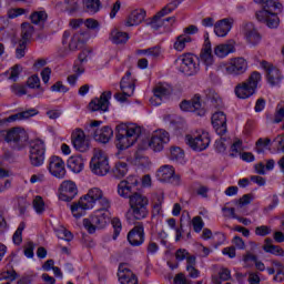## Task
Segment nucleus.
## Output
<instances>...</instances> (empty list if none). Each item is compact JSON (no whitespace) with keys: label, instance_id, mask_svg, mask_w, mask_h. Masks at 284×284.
Returning a JSON list of instances; mask_svg holds the SVG:
<instances>
[{"label":"nucleus","instance_id":"nucleus-13","mask_svg":"<svg viewBox=\"0 0 284 284\" xmlns=\"http://www.w3.org/2000/svg\"><path fill=\"white\" fill-rule=\"evenodd\" d=\"M139 179L136 176H129L118 184V194L122 199H131L134 194H139Z\"/></svg>","mask_w":284,"mask_h":284},{"label":"nucleus","instance_id":"nucleus-41","mask_svg":"<svg viewBox=\"0 0 284 284\" xmlns=\"http://www.w3.org/2000/svg\"><path fill=\"white\" fill-rule=\"evenodd\" d=\"M73 72H74V74H71L68 77V83L70 85H77V81H78L79 77H81V74H83L85 72V69L83 68V65L74 63Z\"/></svg>","mask_w":284,"mask_h":284},{"label":"nucleus","instance_id":"nucleus-52","mask_svg":"<svg viewBox=\"0 0 284 284\" xmlns=\"http://www.w3.org/2000/svg\"><path fill=\"white\" fill-rule=\"evenodd\" d=\"M28 88H31L32 90L41 88V79H39V75L33 74L31 75L27 81Z\"/></svg>","mask_w":284,"mask_h":284},{"label":"nucleus","instance_id":"nucleus-47","mask_svg":"<svg viewBox=\"0 0 284 284\" xmlns=\"http://www.w3.org/2000/svg\"><path fill=\"white\" fill-rule=\"evenodd\" d=\"M85 8L88 12H92L93 14H97V12L101 10V0H87Z\"/></svg>","mask_w":284,"mask_h":284},{"label":"nucleus","instance_id":"nucleus-30","mask_svg":"<svg viewBox=\"0 0 284 284\" xmlns=\"http://www.w3.org/2000/svg\"><path fill=\"white\" fill-rule=\"evenodd\" d=\"M119 283L121 284H139V277L130 268L119 267L118 272Z\"/></svg>","mask_w":284,"mask_h":284},{"label":"nucleus","instance_id":"nucleus-25","mask_svg":"<svg viewBox=\"0 0 284 284\" xmlns=\"http://www.w3.org/2000/svg\"><path fill=\"white\" fill-rule=\"evenodd\" d=\"M72 144L78 152H87L90 148V142L85 139V133L81 129H77L72 133Z\"/></svg>","mask_w":284,"mask_h":284},{"label":"nucleus","instance_id":"nucleus-51","mask_svg":"<svg viewBox=\"0 0 284 284\" xmlns=\"http://www.w3.org/2000/svg\"><path fill=\"white\" fill-rule=\"evenodd\" d=\"M26 50H28V43L19 40L18 47L16 48V59H23L26 57Z\"/></svg>","mask_w":284,"mask_h":284},{"label":"nucleus","instance_id":"nucleus-64","mask_svg":"<svg viewBox=\"0 0 284 284\" xmlns=\"http://www.w3.org/2000/svg\"><path fill=\"white\" fill-rule=\"evenodd\" d=\"M232 243L237 250H245V242L241 236H234Z\"/></svg>","mask_w":284,"mask_h":284},{"label":"nucleus","instance_id":"nucleus-33","mask_svg":"<svg viewBox=\"0 0 284 284\" xmlns=\"http://www.w3.org/2000/svg\"><path fill=\"white\" fill-rule=\"evenodd\" d=\"M39 111L37 109H29L27 111H22L7 118V123H14V121H23V119H30L31 116H37Z\"/></svg>","mask_w":284,"mask_h":284},{"label":"nucleus","instance_id":"nucleus-7","mask_svg":"<svg viewBox=\"0 0 284 284\" xmlns=\"http://www.w3.org/2000/svg\"><path fill=\"white\" fill-rule=\"evenodd\" d=\"M166 143H170V133L165 130H158L153 132L150 140L144 141L140 145V150H148L150 148L153 152H161Z\"/></svg>","mask_w":284,"mask_h":284},{"label":"nucleus","instance_id":"nucleus-1","mask_svg":"<svg viewBox=\"0 0 284 284\" xmlns=\"http://www.w3.org/2000/svg\"><path fill=\"white\" fill-rule=\"evenodd\" d=\"M97 201L101 205V210H110V200L103 196V191L99 187L90 189L88 194L80 197L77 203L71 205V212L75 219H81L85 216L87 210H92L97 204Z\"/></svg>","mask_w":284,"mask_h":284},{"label":"nucleus","instance_id":"nucleus-14","mask_svg":"<svg viewBox=\"0 0 284 284\" xmlns=\"http://www.w3.org/2000/svg\"><path fill=\"white\" fill-rule=\"evenodd\" d=\"M225 74H231V77H241L247 72V60L245 58H234L225 64L224 67Z\"/></svg>","mask_w":284,"mask_h":284},{"label":"nucleus","instance_id":"nucleus-50","mask_svg":"<svg viewBox=\"0 0 284 284\" xmlns=\"http://www.w3.org/2000/svg\"><path fill=\"white\" fill-rule=\"evenodd\" d=\"M270 143H272V140L270 139L263 140V138H260L255 144V151L257 152V154H263V152H265V148H267Z\"/></svg>","mask_w":284,"mask_h":284},{"label":"nucleus","instance_id":"nucleus-19","mask_svg":"<svg viewBox=\"0 0 284 284\" xmlns=\"http://www.w3.org/2000/svg\"><path fill=\"white\" fill-rule=\"evenodd\" d=\"M181 110L183 112H195L197 116H205V108L201 103V97L195 95L192 101L184 100L180 103Z\"/></svg>","mask_w":284,"mask_h":284},{"label":"nucleus","instance_id":"nucleus-48","mask_svg":"<svg viewBox=\"0 0 284 284\" xmlns=\"http://www.w3.org/2000/svg\"><path fill=\"white\" fill-rule=\"evenodd\" d=\"M111 224L113 226V241H116V239H119V235L121 234V231L123 230L121 220L119 217H113Z\"/></svg>","mask_w":284,"mask_h":284},{"label":"nucleus","instance_id":"nucleus-12","mask_svg":"<svg viewBox=\"0 0 284 284\" xmlns=\"http://www.w3.org/2000/svg\"><path fill=\"white\" fill-rule=\"evenodd\" d=\"M136 88V80L132 78V72L126 71L125 75L120 81V90L122 93H115L114 97L116 101H123L128 100V97H132L134 94V90Z\"/></svg>","mask_w":284,"mask_h":284},{"label":"nucleus","instance_id":"nucleus-63","mask_svg":"<svg viewBox=\"0 0 284 284\" xmlns=\"http://www.w3.org/2000/svg\"><path fill=\"white\" fill-rule=\"evenodd\" d=\"M230 278H232V274H231L230 270L222 268L220 271V278H217V281H221V283H222V281H230Z\"/></svg>","mask_w":284,"mask_h":284},{"label":"nucleus","instance_id":"nucleus-24","mask_svg":"<svg viewBox=\"0 0 284 284\" xmlns=\"http://www.w3.org/2000/svg\"><path fill=\"white\" fill-rule=\"evenodd\" d=\"M242 32L250 45H258L261 43V33L252 22H246L242 26Z\"/></svg>","mask_w":284,"mask_h":284},{"label":"nucleus","instance_id":"nucleus-22","mask_svg":"<svg viewBox=\"0 0 284 284\" xmlns=\"http://www.w3.org/2000/svg\"><path fill=\"white\" fill-rule=\"evenodd\" d=\"M130 245L133 247H139V245H143L145 243V230L143 223H139L135 225L126 236Z\"/></svg>","mask_w":284,"mask_h":284},{"label":"nucleus","instance_id":"nucleus-31","mask_svg":"<svg viewBox=\"0 0 284 284\" xmlns=\"http://www.w3.org/2000/svg\"><path fill=\"white\" fill-rule=\"evenodd\" d=\"M67 165L71 172H74V174H79L80 172H83V168L85 165V161L83 160L82 155H72L69 158Z\"/></svg>","mask_w":284,"mask_h":284},{"label":"nucleus","instance_id":"nucleus-17","mask_svg":"<svg viewBox=\"0 0 284 284\" xmlns=\"http://www.w3.org/2000/svg\"><path fill=\"white\" fill-rule=\"evenodd\" d=\"M185 141L187 145L195 152H203V150H207L210 146V135L205 132L197 136L186 135Z\"/></svg>","mask_w":284,"mask_h":284},{"label":"nucleus","instance_id":"nucleus-53","mask_svg":"<svg viewBox=\"0 0 284 284\" xmlns=\"http://www.w3.org/2000/svg\"><path fill=\"white\" fill-rule=\"evenodd\" d=\"M192 225H193L194 232H196V233L201 232L203 230V227L205 226V223L203 222V217L194 216L192 220Z\"/></svg>","mask_w":284,"mask_h":284},{"label":"nucleus","instance_id":"nucleus-39","mask_svg":"<svg viewBox=\"0 0 284 284\" xmlns=\"http://www.w3.org/2000/svg\"><path fill=\"white\" fill-rule=\"evenodd\" d=\"M34 34V27L30 22H24L21 24V39L23 43H28Z\"/></svg>","mask_w":284,"mask_h":284},{"label":"nucleus","instance_id":"nucleus-54","mask_svg":"<svg viewBox=\"0 0 284 284\" xmlns=\"http://www.w3.org/2000/svg\"><path fill=\"white\" fill-rule=\"evenodd\" d=\"M243 150V142L241 140L235 141L231 145V153L230 156L234 158L236 154H241V151Z\"/></svg>","mask_w":284,"mask_h":284},{"label":"nucleus","instance_id":"nucleus-4","mask_svg":"<svg viewBox=\"0 0 284 284\" xmlns=\"http://www.w3.org/2000/svg\"><path fill=\"white\" fill-rule=\"evenodd\" d=\"M129 204L132 211L131 214L135 221H143V219H148V214H150V211L148 210L150 200L148 196L143 195L141 192H138L131 195Z\"/></svg>","mask_w":284,"mask_h":284},{"label":"nucleus","instance_id":"nucleus-11","mask_svg":"<svg viewBox=\"0 0 284 284\" xmlns=\"http://www.w3.org/2000/svg\"><path fill=\"white\" fill-rule=\"evenodd\" d=\"M90 170L95 176H105L110 172V162L103 151H97L91 159Z\"/></svg>","mask_w":284,"mask_h":284},{"label":"nucleus","instance_id":"nucleus-27","mask_svg":"<svg viewBox=\"0 0 284 284\" xmlns=\"http://www.w3.org/2000/svg\"><path fill=\"white\" fill-rule=\"evenodd\" d=\"M146 14L148 13L145 12V9H135L125 19L124 26L126 28H132L134 26H141V23H143V21H145Z\"/></svg>","mask_w":284,"mask_h":284},{"label":"nucleus","instance_id":"nucleus-44","mask_svg":"<svg viewBox=\"0 0 284 284\" xmlns=\"http://www.w3.org/2000/svg\"><path fill=\"white\" fill-rule=\"evenodd\" d=\"M113 174L116 179H123L128 174V163L119 162L115 164Z\"/></svg>","mask_w":284,"mask_h":284},{"label":"nucleus","instance_id":"nucleus-45","mask_svg":"<svg viewBox=\"0 0 284 284\" xmlns=\"http://www.w3.org/2000/svg\"><path fill=\"white\" fill-rule=\"evenodd\" d=\"M26 230V222H21L17 229V231L13 234V243L16 245H21V243L23 242V231Z\"/></svg>","mask_w":284,"mask_h":284},{"label":"nucleus","instance_id":"nucleus-35","mask_svg":"<svg viewBox=\"0 0 284 284\" xmlns=\"http://www.w3.org/2000/svg\"><path fill=\"white\" fill-rule=\"evenodd\" d=\"M85 45V33L78 32L74 33L69 42L70 50H81Z\"/></svg>","mask_w":284,"mask_h":284},{"label":"nucleus","instance_id":"nucleus-20","mask_svg":"<svg viewBox=\"0 0 284 284\" xmlns=\"http://www.w3.org/2000/svg\"><path fill=\"white\" fill-rule=\"evenodd\" d=\"M211 123L219 136L227 134V115L223 111H216L211 118Z\"/></svg>","mask_w":284,"mask_h":284},{"label":"nucleus","instance_id":"nucleus-38","mask_svg":"<svg viewBox=\"0 0 284 284\" xmlns=\"http://www.w3.org/2000/svg\"><path fill=\"white\" fill-rule=\"evenodd\" d=\"M250 245L251 250L246 251V253L242 256L243 263H245V265L247 266H250L251 263H256V261H258V256L254 254V251L256 250V247H258V245L256 244V242H250Z\"/></svg>","mask_w":284,"mask_h":284},{"label":"nucleus","instance_id":"nucleus-37","mask_svg":"<svg viewBox=\"0 0 284 284\" xmlns=\"http://www.w3.org/2000/svg\"><path fill=\"white\" fill-rule=\"evenodd\" d=\"M232 52H234V45L230 43L217 44L214 48V54L220 59H225V57H227V54H232Z\"/></svg>","mask_w":284,"mask_h":284},{"label":"nucleus","instance_id":"nucleus-2","mask_svg":"<svg viewBox=\"0 0 284 284\" xmlns=\"http://www.w3.org/2000/svg\"><path fill=\"white\" fill-rule=\"evenodd\" d=\"M254 2L262 4V9L255 13L257 21L265 23L271 30L278 28L281 23L278 14L283 10V4L278 0H254Z\"/></svg>","mask_w":284,"mask_h":284},{"label":"nucleus","instance_id":"nucleus-46","mask_svg":"<svg viewBox=\"0 0 284 284\" xmlns=\"http://www.w3.org/2000/svg\"><path fill=\"white\" fill-rule=\"evenodd\" d=\"M266 254H273L274 256H284V251L278 245H263L262 247Z\"/></svg>","mask_w":284,"mask_h":284},{"label":"nucleus","instance_id":"nucleus-6","mask_svg":"<svg viewBox=\"0 0 284 284\" xmlns=\"http://www.w3.org/2000/svg\"><path fill=\"white\" fill-rule=\"evenodd\" d=\"M258 81H261V73L254 71L245 82L239 83L234 90L237 99H250V97H253L256 93V88H258Z\"/></svg>","mask_w":284,"mask_h":284},{"label":"nucleus","instance_id":"nucleus-21","mask_svg":"<svg viewBox=\"0 0 284 284\" xmlns=\"http://www.w3.org/2000/svg\"><path fill=\"white\" fill-rule=\"evenodd\" d=\"M110 99H112V92H104L100 98H95L89 103V109L91 112H99V110L101 112H108V109L110 108Z\"/></svg>","mask_w":284,"mask_h":284},{"label":"nucleus","instance_id":"nucleus-57","mask_svg":"<svg viewBox=\"0 0 284 284\" xmlns=\"http://www.w3.org/2000/svg\"><path fill=\"white\" fill-rule=\"evenodd\" d=\"M19 74H21V67L19 64H14L11 68V73L9 75V80L17 81L19 79Z\"/></svg>","mask_w":284,"mask_h":284},{"label":"nucleus","instance_id":"nucleus-29","mask_svg":"<svg viewBox=\"0 0 284 284\" xmlns=\"http://www.w3.org/2000/svg\"><path fill=\"white\" fill-rule=\"evenodd\" d=\"M200 58L204 65H206L207 68H210V65L214 63V57L212 55V42H210V37H207V33L205 36L204 47L202 49Z\"/></svg>","mask_w":284,"mask_h":284},{"label":"nucleus","instance_id":"nucleus-43","mask_svg":"<svg viewBox=\"0 0 284 284\" xmlns=\"http://www.w3.org/2000/svg\"><path fill=\"white\" fill-rule=\"evenodd\" d=\"M31 22L36 26L39 23H45L48 21V13L45 11H36L30 16Z\"/></svg>","mask_w":284,"mask_h":284},{"label":"nucleus","instance_id":"nucleus-8","mask_svg":"<svg viewBox=\"0 0 284 284\" xmlns=\"http://www.w3.org/2000/svg\"><path fill=\"white\" fill-rule=\"evenodd\" d=\"M176 61H180V72L186 77H194L201 70L199 58L192 53H184Z\"/></svg>","mask_w":284,"mask_h":284},{"label":"nucleus","instance_id":"nucleus-23","mask_svg":"<svg viewBox=\"0 0 284 284\" xmlns=\"http://www.w3.org/2000/svg\"><path fill=\"white\" fill-rule=\"evenodd\" d=\"M49 172L55 179H65V162L60 156L53 155L49 159Z\"/></svg>","mask_w":284,"mask_h":284},{"label":"nucleus","instance_id":"nucleus-26","mask_svg":"<svg viewBox=\"0 0 284 284\" xmlns=\"http://www.w3.org/2000/svg\"><path fill=\"white\" fill-rule=\"evenodd\" d=\"M262 68L266 70V79L271 85H278L283 81V74H281V70L276 69V67H270L267 61H262Z\"/></svg>","mask_w":284,"mask_h":284},{"label":"nucleus","instance_id":"nucleus-32","mask_svg":"<svg viewBox=\"0 0 284 284\" xmlns=\"http://www.w3.org/2000/svg\"><path fill=\"white\" fill-rule=\"evenodd\" d=\"M232 30V22L230 19H223L214 24V32L216 37H227V33Z\"/></svg>","mask_w":284,"mask_h":284},{"label":"nucleus","instance_id":"nucleus-56","mask_svg":"<svg viewBox=\"0 0 284 284\" xmlns=\"http://www.w3.org/2000/svg\"><path fill=\"white\" fill-rule=\"evenodd\" d=\"M17 271L14 270L2 272L0 275L1 281H17Z\"/></svg>","mask_w":284,"mask_h":284},{"label":"nucleus","instance_id":"nucleus-62","mask_svg":"<svg viewBox=\"0 0 284 284\" xmlns=\"http://www.w3.org/2000/svg\"><path fill=\"white\" fill-rule=\"evenodd\" d=\"M190 256V253H187V250L180 248L175 252V258L176 261H185Z\"/></svg>","mask_w":284,"mask_h":284},{"label":"nucleus","instance_id":"nucleus-59","mask_svg":"<svg viewBox=\"0 0 284 284\" xmlns=\"http://www.w3.org/2000/svg\"><path fill=\"white\" fill-rule=\"evenodd\" d=\"M24 256H27V258H34V243L33 242L27 243V246L24 248Z\"/></svg>","mask_w":284,"mask_h":284},{"label":"nucleus","instance_id":"nucleus-9","mask_svg":"<svg viewBox=\"0 0 284 284\" xmlns=\"http://www.w3.org/2000/svg\"><path fill=\"white\" fill-rule=\"evenodd\" d=\"M29 159L33 168L43 165L45 161V142L43 140H33L29 144Z\"/></svg>","mask_w":284,"mask_h":284},{"label":"nucleus","instance_id":"nucleus-40","mask_svg":"<svg viewBox=\"0 0 284 284\" xmlns=\"http://www.w3.org/2000/svg\"><path fill=\"white\" fill-rule=\"evenodd\" d=\"M170 153L171 161H175V163H180L181 165L185 163V152L183 149L179 146H172Z\"/></svg>","mask_w":284,"mask_h":284},{"label":"nucleus","instance_id":"nucleus-36","mask_svg":"<svg viewBox=\"0 0 284 284\" xmlns=\"http://www.w3.org/2000/svg\"><path fill=\"white\" fill-rule=\"evenodd\" d=\"M110 40L112 41V43H115V45H121L123 43H128V41L130 40V34H128V32L113 29L111 31Z\"/></svg>","mask_w":284,"mask_h":284},{"label":"nucleus","instance_id":"nucleus-5","mask_svg":"<svg viewBox=\"0 0 284 284\" xmlns=\"http://www.w3.org/2000/svg\"><path fill=\"white\" fill-rule=\"evenodd\" d=\"M102 124L103 121L100 120L91 121L87 126L88 135L92 136L98 143H110L111 139L114 136V131L110 128V125L98 129Z\"/></svg>","mask_w":284,"mask_h":284},{"label":"nucleus","instance_id":"nucleus-28","mask_svg":"<svg viewBox=\"0 0 284 284\" xmlns=\"http://www.w3.org/2000/svg\"><path fill=\"white\" fill-rule=\"evenodd\" d=\"M154 97L150 99L151 105H161L163 103L164 99H168L170 97L171 91L170 88L165 85H158L153 90Z\"/></svg>","mask_w":284,"mask_h":284},{"label":"nucleus","instance_id":"nucleus-61","mask_svg":"<svg viewBox=\"0 0 284 284\" xmlns=\"http://www.w3.org/2000/svg\"><path fill=\"white\" fill-rule=\"evenodd\" d=\"M51 92H68V88L63 85V82L58 81L51 87Z\"/></svg>","mask_w":284,"mask_h":284},{"label":"nucleus","instance_id":"nucleus-18","mask_svg":"<svg viewBox=\"0 0 284 284\" xmlns=\"http://www.w3.org/2000/svg\"><path fill=\"white\" fill-rule=\"evenodd\" d=\"M60 201L70 202L74 200V197L79 194V189L77 187V183L71 180H65L60 185Z\"/></svg>","mask_w":284,"mask_h":284},{"label":"nucleus","instance_id":"nucleus-49","mask_svg":"<svg viewBox=\"0 0 284 284\" xmlns=\"http://www.w3.org/2000/svg\"><path fill=\"white\" fill-rule=\"evenodd\" d=\"M33 207L37 214H43V212H45V202H43V197L37 195L33 200Z\"/></svg>","mask_w":284,"mask_h":284},{"label":"nucleus","instance_id":"nucleus-42","mask_svg":"<svg viewBox=\"0 0 284 284\" xmlns=\"http://www.w3.org/2000/svg\"><path fill=\"white\" fill-rule=\"evenodd\" d=\"M186 43H192V38L190 36L182 34L176 38V41L174 42L173 48L178 52H183V50H185Z\"/></svg>","mask_w":284,"mask_h":284},{"label":"nucleus","instance_id":"nucleus-3","mask_svg":"<svg viewBox=\"0 0 284 284\" xmlns=\"http://www.w3.org/2000/svg\"><path fill=\"white\" fill-rule=\"evenodd\" d=\"M141 136V126L134 123H121L116 126L115 145L118 150L132 148Z\"/></svg>","mask_w":284,"mask_h":284},{"label":"nucleus","instance_id":"nucleus-60","mask_svg":"<svg viewBox=\"0 0 284 284\" xmlns=\"http://www.w3.org/2000/svg\"><path fill=\"white\" fill-rule=\"evenodd\" d=\"M11 90L13 94H17V97H23V94H28V92L26 91V87L23 85L13 84L11 87Z\"/></svg>","mask_w":284,"mask_h":284},{"label":"nucleus","instance_id":"nucleus-10","mask_svg":"<svg viewBox=\"0 0 284 284\" xmlns=\"http://www.w3.org/2000/svg\"><path fill=\"white\" fill-rule=\"evenodd\" d=\"M4 141L13 148V150H23L28 143V132L21 128H12L6 131Z\"/></svg>","mask_w":284,"mask_h":284},{"label":"nucleus","instance_id":"nucleus-58","mask_svg":"<svg viewBox=\"0 0 284 284\" xmlns=\"http://www.w3.org/2000/svg\"><path fill=\"white\" fill-rule=\"evenodd\" d=\"M256 236H267V234H272V229L270 226H257L255 229Z\"/></svg>","mask_w":284,"mask_h":284},{"label":"nucleus","instance_id":"nucleus-16","mask_svg":"<svg viewBox=\"0 0 284 284\" xmlns=\"http://www.w3.org/2000/svg\"><path fill=\"white\" fill-rule=\"evenodd\" d=\"M108 216L105 213L91 216V219H84L83 225L89 234H94L98 230H101L108 225Z\"/></svg>","mask_w":284,"mask_h":284},{"label":"nucleus","instance_id":"nucleus-34","mask_svg":"<svg viewBox=\"0 0 284 284\" xmlns=\"http://www.w3.org/2000/svg\"><path fill=\"white\" fill-rule=\"evenodd\" d=\"M205 97H206L207 103H210L212 108H216V109L223 108V100L221 99L219 93H216V91L212 89H206Z\"/></svg>","mask_w":284,"mask_h":284},{"label":"nucleus","instance_id":"nucleus-15","mask_svg":"<svg viewBox=\"0 0 284 284\" xmlns=\"http://www.w3.org/2000/svg\"><path fill=\"white\" fill-rule=\"evenodd\" d=\"M156 178L162 183H171V185H181V176L175 175L174 166L163 165L156 172Z\"/></svg>","mask_w":284,"mask_h":284},{"label":"nucleus","instance_id":"nucleus-55","mask_svg":"<svg viewBox=\"0 0 284 284\" xmlns=\"http://www.w3.org/2000/svg\"><path fill=\"white\" fill-rule=\"evenodd\" d=\"M64 3L70 14H73V12H77V10H79V0H64Z\"/></svg>","mask_w":284,"mask_h":284}]
</instances>
